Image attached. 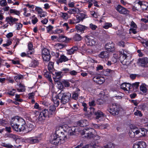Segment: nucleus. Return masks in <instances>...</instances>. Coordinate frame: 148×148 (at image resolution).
<instances>
[{
    "mask_svg": "<svg viewBox=\"0 0 148 148\" xmlns=\"http://www.w3.org/2000/svg\"><path fill=\"white\" fill-rule=\"evenodd\" d=\"M114 45L113 43H107L105 45L106 49L109 52H111L114 50Z\"/></svg>",
    "mask_w": 148,
    "mask_h": 148,
    "instance_id": "nucleus-13",
    "label": "nucleus"
},
{
    "mask_svg": "<svg viewBox=\"0 0 148 148\" xmlns=\"http://www.w3.org/2000/svg\"><path fill=\"white\" fill-rule=\"evenodd\" d=\"M66 137L64 133L60 130L56 131L55 134L53 135V137L50 141V143L55 145H58L61 143V141Z\"/></svg>",
    "mask_w": 148,
    "mask_h": 148,
    "instance_id": "nucleus-3",
    "label": "nucleus"
},
{
    "mask_svg": "<svg viewBox=\"0 0 148 148\" xmlns=\"http://www.w3.org/2000/svg\"><path fill=\"white\" fill-rule=\"evenodd\" d=\"M19 87L20 88L17 89V90L19 92H24L25 90V86L21 83H19L18 84Z\"/></svg>",
    "mask_w": 148,
    "mask_h": 148,
    "instance_id": "nucleus-28",
    "label": "nucleus"
},
{
    "mask_svg": "<svg viewBox=\"0 0 148 148\" xmlns=\"http://www.w3.org/2000/svg\"><path fill=\"white\" fill-rule=\"evenodd\" d=\"M7 4L6 0H2L0 1V5L2 6H5Z\"/></svg>",
    "mask_w": 148,
    "mask_h": 148,
    "instance_id": "nucleus-48",
    "label": "nucleus"
},
{
    "mask_svg": "<svg viewBox=\"0 0 148 148\" xmlns=\"http://www.w3.org/2000/svg\"><path fill=\"white\" fill-rule=\"evenodd\" d=\"M53 64L52 62H49L48 66V69L50 73H52V71L53 69Z\"/></svg>",
    "mask_w": 148,
    "mask_h": 148,
    "instance_id": "nucleus-37",
    "label": "nucleus"
},
{
    "mask_svg": "<svg viewBox=\"0 0 148 148\" xmlns=\"http://www.w3.org/2000/svg\"><path fill=\"white\" fill-rule=\"evenodd\" d=\"M73 39L75 41H80L82 39V37L79 34H76L73 36Z\"/></svg>",
    "mask_w": 148,
    "mask_h": 148,
    "instance_id": "nucleus-31",
    "label": "nucleus"
},
{
    "mask_svg": "<svg viewBox=\"0 0 148 148\" xmlns=\"http://www.w3.org/2000/svg\"><path fill=\"white\" fill-rule=\"evenodd\" d=\"M145 85L144 84H143L140 86V90L143 93H146L147 91V89L145 86Z\"/></svg>",
    "mask_w": 148,
    "mask_h": 148,
    "instance_id": "nucleus-33",
    "label": "nucleus"
},
{
    "mask_svg": "<svg viewBox=\"0 0 148 148\" xmlns=\"http://www.w3.org/2000/svg\"><path fill=\"white\" fill-rule=\"evenodd\" d=\"M108 111L114 116L117 115L119 114V106L116 104H112L110 106Z\"/></svg>",
    "mask_w": 148,
    "mask_h": 148,
    "instance_id": "nucleus-6",
    "label": "nucleus"
},
{
    "mask_svg": "<svg viewBox=\"0 0 148 148\" xmlns=\"http://www.w3.org/2000/svg\"><path fill=\"white\" fill-rule=\"evenodd\" d=\"M92 146L93 148H103L101 146H98L95 144H93L92 143Z\"/></svg>",
    "mask_w": 148,
    "mask_h": 148,
    "instance_id": "nucleus-63",
    "label": "nucleus"
},
{
    "mask_svg": "<svg viewBox=\"0 0 148 148\" xmlns=\"http://www.w3.org/2000/svg\"><path fill=\"white\" fill-rule=\"evenodd\" d=\"M56 107L54 105L51 106L49 107V111L55 112L56 109Z\"/></svg>",
    "mask_w": 148,
    "mask_h": 148,
    "instance_id": "nucleus-50",
    "label": "nucleus"
},
{
    "mask_svg": "<svg viewBox=\"0 0 148 148\" xmlns=\"http://www.w3.org/2000/svg\"><path fill=\"white\" fill-rule=\"evenodd\" d=\"M82 148H93L92 146V144H90L83 147Z\"/></svg>",
    "mask_w": 148,
    "mask_h": 148,
    "instance_id": "nucleus-64",
    "label": "nucleus"
},
{
    "mask_svg": "<svg viewBox=\"0 0 148 148\" xmlns=\"http://www.w3.org/2000/svg\"><path fill=\"white\" fill-rule=\"evenodd\" d=\"M62 72H55V75L53 74L54 75V77H56V78H61L62 77V76L61 75V74L62 73Z\"/></svg>",
    "mask_w": 148,
    "mask_h": 148,
    "instance_id": "nucleus-43",
    "label": "nucleus"
},
{
    "mask_svg": "<svg viewBox=\"0 0 148 148\" xmlns=\"http://www.w3.org/2000/svg\"><path fill=\"white\" fill-rule=\"evenodd\" d=\"M139 132L138 134H140V136H145L147 133L146 129L144 128L141 129L140 130H138Z\"/></svg>",
    "mask_w": 148,
    "mask_h": 148,
    "instance_id": "nucleus-27",
    "label": "nucleus"
},
{
    "mask_svg": "<svg viewBox=\"0 0 148 148\" xmlns=\"http://www.w3.org/2000/svg\"><path fill=\"white\" fill-rule=\"evenodd\" d=\"M50 55L49 50L47 49L44 48L42 51V55Z\"/></svg>",
    "mask_w": 148,
    "mask_h": 148,
    "instance_id": "nucleus-40",
    "label": "nucleus"
},
{
    "mask_svg": "<svg viewBox=\"0 0 148 148\" xmlns=\"http://www.w3.org/2000/svg\"><path fill=\"white\" fill-rule=\"evenodd\" d=\"M108 126V124L106 125H102L100 126V127L101 129H106Z\"/></svg>",
    "mask_w": 148,
    "mask_h": 148,
    "instance_id": "nucleus-62",
    "label": "nucleus"
},
{
    "mask_svg": "<svg viewBox=\"0 0 148 148\" xmlns=\"http://www.w3.org/2000/svg\"><path fill=\"white\" fill-rule=\"evenodd\" d=\"M48 32H49L53 28V27L51 25H49L47 27Z\"/></svg>",
    "mask_w": 148,
    "mask_h": 148,
    "instance_id": "nucleus-55",
    "label": "nucleus"
},
{
    "mask_svg": "<svg viewBox=\"0 0 148 148\" xmlns=\"http://www.w3.org/2000/svg\"><path fill=\"white\" fill-rule=\"evenodd\" d=\"M134 114L136 116H142L143 115L142 114L140 111L137 110L136 112L134 113Z\"/></svg>",
    "mask_w": 148,
    "mask_h": 148,
    "instance_id": "nucleus-51",
    "label": "nucleus"
},
{
    "mask_svg": "<svg viewBox=\"0 0 148 148\" xmlns=\"http://www.w3.org/2000/svg\"><path fill=\"white\" fill-rule=\"evenodd\" d=\"M68 12L70 14L78 13L80 12V10L78 8H73L69 10Z\"/></svg>",
    "mask_w": 148,
    "mask_h": 148,
    "instance_id": "nucleus-20",
    "label": "nucleus"
},
{
    "mask_svg": "<svg viewBox=\"0 0 148 148\" xmlns=\"http://www.w3.org/2000/svg\"><path fill=\"white\" fill-rule=\"evenodd\" d=\"M109 53L107 51H104L101 52L99 55V57L101 58H106L108 57Z\"/></svg>",
    "mask_w": 148,
    "mask_h": 148,
    "instance_id": "nucleus-22",
    "label": "nucleus"
},
{
    "mask_svg": "<svg viewBox=\"0 0 148 148\" xmlns=\"http://www.w3.org/2000/svg\"><path fill=\"white\" fill-rule=\"evenodd\" d=\"M92 129H84L82 130H80L78 128L77 126L73 127L69 130V134L71 135H75V133L77 132H80L82 135H85L84 137L88 139H90L93 138V134L90 130Z\"/></svg>",
    "mask_w": 148,
    "mask_h": 148,
    "instance_id": "nucleus-2",
    "label": "nucleus"
},
{
    "mask_svg": "<svg viewBox=\"0 0 148 148\" xmlns=\"http://www.w3.org/2000/svg\"><path fill=\"white\" fill-rule=\"evenodd\" d=\"M78 49V48L76 47H74L68 51V53L69 55H71L74 53L75 51Z\"/></svg>",
    "mask_w": 148,
    "mask_h": 148,
    "instance_id": "nucleus-24",
    "label": "nucleus"
},
{
    "mask_svg": "<svg viewBox=\"0 0 148 148\" xmlns=\"http://www.w3.org/2000/svg\"><path fill=\"white\" fill-rule=\"evenodd\" d=\"M28 46L29 50H34L33 48V45L31 42H29L28 43Z\"/></svg>",
    "mask_w": 148,
    "mask_h": 148,
    "instance_id": "nucleus-52",
    "label": "nucleus"
},
{
    "mask_svg": "<svg viewBox=\"0 0 148 148\" xmlns=\"http://www.w3.org/2000/svg\"><path fill=\"white\" fill-rule=\"evenodd\" d=\"M38 12V13L39 14H41L44 11L42 10L40 8L38 7H36L35 9Z\"/></svg>",
    "mask_w": 148,
    "mask_h": 148,
    "instance_id": "nucleus-45",
    "label": "nucleus"
},
{
    "mask_svg": "<svg viewBox=\"0 0 148 148\" xmlns=\"http://www.w3.org/2000/svg\"><path fill=\"white\" fill-rule=\"evenodd\" d=\"M139 61L141 66H144L148 63V58L145 57L143 58H140Z\"/></svg>",
    "mask_w": 148,
    "mask_h": 148,
    "instance_id": "nucleus-18",
    "label": "nucleus"
},
{
    "mask_svg": "<svg viewBox=\"0 0 148 148\" xmlns=\"http://www.w3.org/2000/svg\"><path fill=\"white\" fill-rule=\"evenodd\" d=\"M10 124L12 127L15 131L21 132L25 129V122L22 118L15 117L12 118L11 120Z\"/></svg>",
    "mask_w": 148,
    "mask_h": 148,
    "instance_id": "nucleus-1",
    "label": "nucleus"
},
{
    "mask_svg": "<svg viewBox=\"0 0 148 148\" xmlns=\"http://www.w3.org/2000/svg\"><path fill=\"white\" fill-rule=\"evenodd\" d=\"M38 64V61L35 60L32 61V63L30 65H31V66L35 67Z\"/></svg>",
    "mask_w": 148,
    "mask_h": 148,
    "instance_id": "nucleus-42",
    "label": "nucleus"
},
{
    "mask_svg": "<svg viewBox=\"0 0 148 148\" xmlns=\"http://www.w3.org/2000/svg\"><path fill=\"white\" fill-rule=\"evenodd\" d=\"M6 21L10 25H12L14 23H16V22L18 21V19L14 18L12 16L8 17L6 18Z\"/></svg>",
    "mask_w": 148,
    "mask_h": 148,
    "instance_id": "nucleus-11",
    "label": "nucleus"
},
{
    "mask_svg": "<svg viewBox=\"0 0 148 148\" xmlns=\"http://www.w3.org/2000/svg\"><path fill=\"white\" fill-rule=\"evenodd\" d=\"M42 57L43 60L45 61L48 62L50 59L51 55H42Z\"/></svg>",
    "mask_w": 148,
    "mask_h": 148,
    "instance_id": "nucleus-34",
    "label": "nucleus"
},
{
    "mask_svg": "<svg viewBox=\"0 0 148 148\" xmlns=\"http://www.w3.org/2000/svg\"><path fill=\"white\" fill-rule=\"evenodd\" d=\"M115 9L118 12L121 14H127L128 12V11L126 8L120 5H118L115 8Z\"/></svg>",
    "mask_w": 148,
    "mask_h": 148,
    "instance_id": "nucleus-8",
    "label": "nucleus"
},
{
    "mask_svg": "<svg viewBox=\"0 0 148 148\" xmlns=\"http://www.w3.org/2000/svg\"><path fill=\"white\" fill-rule=\"evenodd\" d=\"M86 27L81 25H76L75 28L78 32L83 33L84 32V30L86 29Z\"/></svg>",
    "mask_w": 148,
    "mask_h": 148,
    "instance_id": "nucleus-16",
    "label": "nucleus"
},
{
    "mask_svg": "<svg viewBox=\"0 0 148 148\" xmlns=\"http://www.w3.org/2000/svg\"><path fill=\"white\" fill-rule=\"evenodd\" d=\"M56 45L59 47L60 49H61L65 47L66 45L62 43H58L56 44Z\"/></svg>",
    "mask_w": 148,
    "mask_h": 148,
    "instance_id": "nucleus-56",
    "label": "nucleus"
},
{
    "mask_svg": "<svg viewBox=\"0 0 148 148\" xmlns=\"http://www.w3.org/2000/svg\"><path fill=\"white\" fill-rule=\"evenodd\" d=\"M104 74L106 76H109L110 77H112L115 74V71L114 70L107 69L105 71Z\"/></svg>",
    "mask_w": 148,
    "mask_h": 148,
    "instance_id": "nucleus-9",
    "label": "nucleus"
},
{
    "mask_svg": "<svg viewBox=\"0 0 148 148\" xmlns=\"http://www.w3.org/2000/svg\"><path fill=\"white\" fill-rule=\"evenodd\" d=\"M87 121L86 120H81L78 121L76 123L77 126L80 127H84L87 125Z\"/></svg>",
    "mask_w": 148,
    "mask_h": 148,
    "instance_id": "nucleus-15",
    "label": "nucleus"
},
{
    "mask_svg": "<svg viewBox=\"0 0 148 148\" xmlns=\"http://www.w3.org/2000/svg\"><path fill=\"white\" fill-rule=\"evenodd\" d=\"M118 53L119 55V58L122 64L124 65L128 64L129 62V61L128 59L129 53L126 51L124 50H122L121 51H119ZM114 56H115L114 57L116 58H118L116 54H114Z\"/></svg>",
    "mask_w": 148,
    "mask_h": 148,
    "instance_id": "nucleus-4",
    "label": "nucleus"
},
{
    "mask_svg": "<svg viewBox=\"0 0 148 148\" xmlns=\"http://www.w3.org/2000/svg\"><path fill=\"white\" fill-rule=\"evenodd\" d=\"M68 59L66 56L64 55H61L60 58L59 59V61L60 62H62L68 61Z\"/></svg>",
    "mask_w": 148,
    "mask_h": 148,
    "instance_id": "nucleus-25",
    "label": "nucleus"
},
{
    "mask_svg": "<svg viewBox=\"0 0 148 148\" xmlns=\"http://www.w3.org/2000/svg\"><path fill=\"white\" fill-rule=\"evenodd\" d=\"M61 14L62 17L64 19L66 18V16L68 15L67 14L65 13L61 12Z\"/></svg>",
    "mask_w": 148,
    "mask_h": 148,
    "instance_id": "nucleus-61",
    "label": "nucleus"
},
{
    "mask_svg": "<svg viewBox=\"0 0 148 148\" xmlns=\"http://www.w3.org/2000/svg\"><path fill=\"white\" fill-rule=\"evenodd\" d=\"M143 2L144 1H142L137 0L135 2V3L136 4H138V5H140L141 7Z\"/></svg>",
    "mask_w": 148,
    "mask_h": 148,
    "instance_id": "nucleus-54",
    "label": "nucleus"
},
{
    "mask_svg": "<svg viewBox=\"0 0 148 148\" xmlns=\"http://www.w3.org/2000/svg\"><path fill=\"white\" fill-rule=\"evenodd\" d=\"M86 1L88 2V7L89 8H90L92 5V2H95V0H86Z\"/></svg>",
    "mask_w": 148,
    "mask_h": 148,
    "instance_id": "nucleus-47",
    "label": "nucleus"
},
{
    "mask_svg": "<svg viewBox=\"0 0 148 148\" xmlns=\"http://www.w3.org/2000/svg\"><path fill=\"white\" fill-rule=\"evenodd\" d=\"M132 33L134 34H135L137 33V32L136 31L135 29H133L132 28H130V32L129 33L131 34V33Z\"/></svg>",
    "mask_w": 148,
    "mask_h": 148,
    "instance_id": "nucleus-59",
    "label": "nucleus"
},
{
    "mask_svg": "<svg viewBox=\"0 0 148 148\" xmlns=\"http://www.w3.org/2000/svg\"><path fill=\"white\" fill-rule=\"evenodd\" d=\"M139 132L138 130H136V129H132L130 130L129 132V135L130 137L131 138H133L134 137L135 135L138 134Z\"/></svg>",
    "mask_w": 148,
    "mask_h": 148,
    "instance_id": "nucleus-17",
    "label": "nucleus"
},
{
    "mask_svg": "<svg viewBox=\"0 0 148 148\" xmlns=\"http://www.w3.org/2000/svg\"><path fill=\"white\" fill-rule=\"evenodd\" d=\"M78 94L77 93L75 92L73 95L72 98L75 100L77 99L78 98Z\"/></svg>",
    "mask_w": 148,
    "mask_h": 148,
    "instance_id": "nucleus-53",
    "label": "nucleus"
},
{
    "mask_svg": "<svg viewBox=\"0 0 148 148\" xmlns=\"http://www.w3.org/2000/svg\"><path fill=\"white\" fill-rule=\"evenodd\" d=\"M90 27L92 30H94L96 29L97 27L95 25H94L92 24L91 23L90 24Z\"/></svg>",
    "mask_w": 148,
    "mask_h": 148,
    "instance_id": "nucleus-57",
    "label": "nucleus"
},
{
    "mask_svg": "<svg viewBox=\"0 0 148 148\" xmlns=\"http://www.w3.org/2000/svg\"><path fill=\"white\" fill-rule=\"evenodd\" d=\"M112 26V24L111 23H106L103 26V27L106 29H108Z\"/></svg>",
    "mask_w": 148,
    "mask_h": 148,
    "instance_id": "nucleus-44",
    "label": "nucleus"
},
{
    "mask_svg": "<svg viewBox=\"0 0 148 148\" xmlns=\"http://www.w3.org/2000/svg\"><path fill=\"white\" fill-rule=\"evenodd\" d=\"M77 20H78L77 22H79L81 21H82L85 18V14H80L77 16Z\"/></svg>",
    "mask_w": 148,
    "mask_h": 148,
    "instance_id": "nucleus-30",
    "label": "nucleus"
},
{
    "mask_svg": "<svg viewBox=\"0 0 148 148\" xmlns=\"http://www.w3.org/2000/svg\"><path fill=\"white\" fill-rule=\"evenodd\" d=\"M52 100L55 106L58 107L60 101V100L59 97H58V95L53 98Z\"/></svg>",
    "mask_w": 148,
    "mask_h": 148,
    "instance_id": "nucleus-19",
    "label": "nucleus"
},
{
    "mask_svg": "<svg viewBox=\"0 0 148 148\" xmlns=\"http://www.w3.org/2000/svg\"><path fill=\"white\" fill-rule=\"evenodd\" d=\"M10 13H14L17 15H19L20 13L19 11L11 9L10 10Z\"/></svg>",
    "mask_w": 148,
    "mask_h": 148,
    "instance_id": "nucleus-46",
    "label": "nucleus"
},
{
    "mask_svg": "<svg viewBox=\"0 0 148 148\" xmlns=\"http://www.w3.org/2000/svg\"><path fill=\"white\" fill-rule=\"evenodd\" d=\"M50 73V72H49L48 71L46 72L44 74V75L45 77L48 79L50 82H51L52 80L51 77Z\"/></svg>",
    "mask_w": 148,
    "mask_h": 148,
    "instance_id": "nucleus-29",
    "label": "nucleus"
},
{
    "mask_svg": "<svg viewBox=\"0 0 148 148\" xmlns=\"http://www.w3.org/2000/svg\"><path fill=\"white\" fill-rule=\"evenodd\" d=\"M93 116L94 117H95L96 119H98L99 118L103 116V114L102 112L99 110H98L96 112Z\"/></svg>",
    "mask_w": 148,
    "mask_h": 148,
    "instance_id": "nucleus-21",
    "label": "nucleus"
},
{
    "mask_svg": "<svg viewBox=\"0 0 148 148\" xmlns=\"http://www.w3.org/2000/svg\"><path fill=\"white\" fill-rule=\"evenodd\" d=\"M148 6V3L144 1L140 7L143 10H147Z\"/></svg>",
    "mask_w": 148,
    "mask_h": 148,
    "instance_id": "nucleus-36",
    "label": "nucleus"
},
{
    "mask_svg": "<svg viewBox=\"0 0 148 148\" xmlns=\"http://www.w3.org/2000/svg\"><path fill=\"white\" fill-rule=\"evenodd\" d=\"M139 82H136L131 84V91H133L134 88H137L139 86Z\"/></svg>",
    "mask_w": 148,
    "mask_h": 148,
    "instance_id": "nucleus-23",
    "label": "nucleus"
},
{
    "mask_svg": "<svg viewBox=\"0 0 148 148\" xmlns=\"http://www.w3.org/2000/svg\"><path fill=\"white\" fill-rule=\"evenodd\" d=\"M62 85H63L65 87H68L70 86V83L66 80H64L62 81Z\"/></svg>",
    "mask_w": 148,
    "mask_h": 148,
    "instance_id": "nucleus-41",
    "label": "nucleus"
},
{
    "mask_svg": "<svg viewBox=\"0 0 148 148\" xmlns=\"http://www.w3.org/2000/svg\"><path fill=\"white\" fill-rule=\"evenodd\" d=\"M1 145L7 148H14V146L10 144H6L5 143L2 142Z\"/></svg>",
    "mask_w": 148,
    "mask_h": 148,
    "instance_id": "nucleus-32",
    "label": "nucleus"
},
{
    "mask_svg": "<svg viewBox=\"0 0 148 148\" xmlns=\"http://www.w3.org/2000/svg\"><path fill=\"white\" fill-rule=\"evenodd\" d=\"M131 84L129 83H123L121 85V88L124 91H131Z\"/></svg>",
    "mask_w": 148,
    "mask_h": 148,
    "instance_id": "nucleus-12",
    "label": "nucleus"
},
{
    "mask_svg": "<svg viewBox=\"0 0 148 148\" xmlns=\"http://www.w3.org/2000/svg\"><path fill=\"white\" fill-rule=\"evenodd\" d=\"M60 99V102L63 104H65L69 101L71 97V94L69 92H64L63 90L58 94V97Z\"/></svg>",
    "mask_w": 148,
    "mask_h": 148,
    "instance_id": "nucleus-5",
    "label": "nucleus"
},
{
    "mask_svg": "<svg viewBox=\"0 0 148 148\" xmlns=\"http://www.w3.org/2000/svg\"><path fill=\"white\" fill-rule=\"evenodd\" d=\"M131 26L134 28H136L137 27V25L133 21H132L131 23Z\"/></svg>",
    "mask_w": 148,
    "mask_h": 148,
    "instance_id": "nucleus-60",
    "label": "nucleus"
},
{
    "mask_svg": "<svg viewBox=\"0 0 148 148\" xmlns=\"http://www.w3.org/2000/svg\"><path fill=\"white\" fill-rule=\"evenodd\" d=\"M104 147L105 148H114V145L113 143H109L104 145Z\"/></svg>",
    "mask_w": 148,
    "mask_h": 148,
    "instance_id": "nucleus-38",
    "label": "nucleus"
},
{
    "mask_svg": "<svg viewBox=\"0 0 148 148\" xmlns=\"http://www.w3.org/2000/svg\"><path fill=\"white\" fill-rule=\"evenodd\" d=\"M89 111L90 114L92 115H94L95 113L96 112L95 111V109L92 107H90L88 110V111Z\"/></svg>",
    "mask_w": 148,
    "mask_h": 148,
    "instance_id": "nucleus-39",
    "label": "nucleus"
},
{
    "mask_svg": "<svg viewBox=\"0 0 148 148\" xmlns=\"http://www.w3.org/2000/svg\"><path fill=\"white\" fill-rule=\"evenodd\" d=\"M105 79L103 77H99V78L97 81V83L99 84H102L105 82Z\"/></svg>",
    "mask_w": 148,
    "mask_h": 148,
    "instance_id": "nucleus-35",
    "label": "nucleus"
},
{
    "mask_svg": "<svg viewBox=\"0 0 148 148\" xmlns=\"http://www.w3.org/2000/svg\"><path fill=\"white\" fill-rule=\"evenodd\" d=\"M49 111L45 109L42 110L40 113L39 116V120L42 121L45 120L46 117L48 116Z\"/></svg>",
    "mask_w": 148,
    "mask_h": 148,
    "instance_id": "nucleus-7",
    "label": "nucleus"
},
{
    "mask_svg": "<svg viewBox=\"0 0 148 148\" xmlns=\"http://www.w3.org/2000/svg\"><path fill=\"white\" fill-rule=\"evenodd\" d=\"M82 106L84 107L83 109L84 111L85 112L87 111V105L85 103H82Z\"/></svg>",
    "mask_w": 148,
    "mask_h": 148,
    "instance_id": "nucleus-58",
    "label": "nucleus"
},
{
    "mask_svg": "<svg viewBox=\"0 0 148 148\" xmlns=\"http://www.w3.org/2000/svg\"><path fill=\"white\" fill-rule=\"evenodd\" d=\"M33 123L29 122H28L27 123V127L28 131H31L34 127Z\"/></svg>",
    "mask_w": 148,
    "mask_h": 148,
    "instance_id": "nucleus-26",
    "label": "nucleus"
},
{
    "mask_svg": "<svg viewBox=\"0 0 148 148\" xmlns=\"http://www.w3.org/2000/svg\"><path fill=\"white\" fill-rule=\"evenodd\" d=\"M57 39L60 42H64L66 43H68L69 40H71V38H69L63 35L60 36Z\"/></svg>",
    "mask_w": 148,
    "mask_h": 148,
    "instance_id": "nucleus-14",
    "label": "nucleus"
},
{
    "mask_svg": "<svg viewBox=\"0 0 148 148\" xmlns=\"http://www.w3.org/2000/svg\"><path fill=\"white\" fill-rule=\"evenodd\" d=\"M5 136H6L7 137L12 138L14 139H15L16 138V136L15 135L12 134H7L5 135Z\"/></svg>",
    "mask_w": 148,
    "mask_h": 148,
    "instance_id": "nucleus-49",
    "label": "nucleus"
},
{
    "mask_svg": "<svg viewBox=\"0 0 148 148\" xmlns=\"http://www.w3.org/2000/svg\"><path fill=\"white\" fill-rule=\"evenodd\" d=\"M146 145L143 141H140L133 145V148H145Z\"/></svg>",
    "mask_w": 148,
    "mask_h": 148,
    "instance_id": "nucleus-10",
    "label": "nucleus"
}]
</instances>
